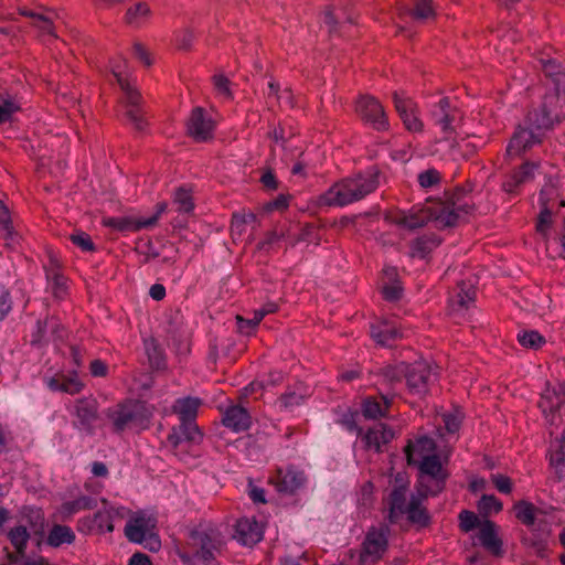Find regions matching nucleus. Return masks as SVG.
Segmentation results:
<instances>
[{"instance_id":"f257e3e1","label":"nucleus","mask_w":565,"mask_h":565,"mask_svg":"<svg viewBox=\"0 0 565 565\" xmlns=\"http://www.w3.org/2000/svg\"><path fill=\"white\" fill-rule=\"evenodd\" d=\"M472 202L468 193L463 189H457L443 201L435 202L420 210L403 213L397 222L411 230L424 226L429 222L436 228L454 227L463 215L470 212Z\"/></svg>"},{"instance_id":"f03ea898","label":"nucleus","mask_w":565,"mask_h":565,"mask_svg":"<svg viewBox=\"0 0 565 565\" xmlns=\"http://www.w3.org/2000/svg\"><path fill=\"white\" fill-rule=\"evenodd\" d=\"M563 111L556 108H545L543 105L527 115L525 126L520 127L507 147V157L514 158L526 149L541 142L544 132L558 124L563 118Z\"/></svg>"},{"instance_id":"7ed1b4c3","label":"nucleus","mask_w":565,"mask_h":565,"mask_svg":"<svg viewBox=\"0 0 565 565\" xmlns=\"http://www.w3.org/2000/svg\"><path fill=\"white\" fill-rule=\"evenodd\" d=\"M110 72L124 93L125 116L139 132L147 128V120L140 107V95L134 86L126 61L118 56L110 61Z\"/></svg>"},{"instance_id":"20e7f679","label":"nucleus","mask_w":565,"mask_h":565,"mask_svg":"<svg viewBox=\"0 0 565 565\" xmlns=\"http://www.w3.org/2000/svg\"><path fill=\"white\" fill-rule=\"evenodd\" d=\"M377 185V179H340L317 199V205L344 206L363 199Z\"/></svg>"},{"instance_id":"39448f33","label":"nucleus","mask_w":565,"mask_h":565,"mask_svg":"<svg viewBox=\"0 0 565 565\" xmlns=\"http://www.w3.org/2000/svg\"><path fill=\"white\" fill-rule=\"evenodd\" d=\"M406 487L399 486L395 488L390 495V513L391 523H396L399 516L407 515L412 523L425 526L429 523V515L423 508L424 500L428 497L419 487L416 492L412 493L407 499Z\"/></svg>"},{"instance_id":"423d86ee","label":"nucleus","mask_w":565,"mask_h":565,"mask_svg":"<svg viewBox=\"0 0 565 565\" xmlns=\"http://www.w3.org/2000/svg\"><path fill=\"white\" fill-rule=\"evenodd\" d=\"M108 418L116 431L145 429L152 417L151 409L140 401H126L108 409Z\"/></svg>"},{"instance_id":"0eeeda50","label":"nucleus","mask_w":565,"mask_h":565,"mask_svg":"<svg viewBox=\"0 0 565 565\" xmlns=\"http://www.w3.org/2000/svg\"><path fill=\"white\" fill-rule=\"evenodd\" d=\"M156 519L142 511L134 513L126 523L125 535L129 542L142 544L147 550L157 552L161 541L154 533Z\"/></svg>"},{"instance_id":"6e6552de","label":"nucleus","mask_w":565,"mask_h":565,"mask_svg":"<svg viewBox=\"0 0 565 565\" xmlns=\"http://www.w3.org/2000/svg\"><path fill=\"white\" fill-rule=\"evenodd\" d=\"M190 544L196 550L195 557L209 565L222 545L221 532L210 525L201 524L190 533Z\"/></svg>"},{"instance_id":"1a4fd4ad","label":"nucleus","mask_w":565,"mask_h":565,"mask_svg":"<svg viewBox=\"0 0 565 565\" xmlns=\"http://www.w3.org/2000/svg\"><path fill=\"white\" fill-rule=\"evenodd\" d=\"M413 466L419 470L418 487L428 495H437L443 491L447 473L438 455L424 458Z\"/></svg>"},{"instance_id":"9d476101","label":"nucleus","mask_w":565,"mask_h":565,"mask_svg":"<svg viewBox=\"0 0 565 565\" xmlns=\"http://www.w3.org/2000/svg\"><path fill=\"white\" fill-rule=\"evenodd\" d=\"M102 502L103 508L99 509L93 516H85L78 521V530L81 532H96L98 534L110 533L114 531L115 520L126 516V508L110 505L104 499Z\"/></svg>"},{"instance_id":"9b49d317","label":"nucleus","mask_w":565,"mask_h":565,"mask_svg":"<svg viewBox=\"0 0 565 565\" xmlns=\"http://www.w3.org/2000/svg\"><path fill=\"white\" fill-rule=\"evenodd\" d=\"M390 529L386 525L371 526L363 539L360 550V563H377L388 550Z\"/></svg>"},{"instance_id":"f8f14e48","label":"nucleus","mask_w":565,"mask_h":565,"mask_svg":"<svg viewBox=\"0 0 565 565\" xmlns=\"http://www.w3.org/2000/svg\"><path fill=\"white\" fill-rule=\"evenodd\" d=\"M540 63L545 75L551 77L554 84L553 92L547 93L541 104L543 110L545 111L546 107L562 110V106L565 104V73L555 58L542 57Z\"/></svg>"},{"instance_id":"ddd939ff","label":"nucleus","mask_w":565,"mask_h":565,"mask_svg":"<svg viewBox=\"0 0 565 565\" xmlns=\"http://www.w3.org/2000/svg\"><path fill=\"white\" fill-rule=\"evenodd\" d=\"M8 539L15 548L17 554L7 553L8 563L3 565H45L46 562L39 557L30 559L25 556V548L30 540V533L24 525H17L8 532Z\"/></svg>"},{"instance_id":"4468645a","label":"nucleus","mask_w":565,"mask_h":565,"mask_svg":"<svg viewBox=\"0 0 565 565\" xmlns=\"http://www.w3.org/2000/svg\"><path fill=\"white\" fill-rule=\"evenodd\" d=\"M436 379L437 374L428 362L420 360L407 364L406 383L413 393L425 394Z\"/></svg>"},{"instance_id":"2eb2a0df","label":"nucleus","mask_w":565,"mask_h":565,"mask_svg":"<svg viewBox=\"0 0 565 565\" xmlns=\"http://www.w3.org/2000/svg\"><path fill=\"white\" fill-rule=\"evenodd\" d=\"M215 120L202 108H194L186 121V131L198 142H206L213 138Z\"/></svg>"},{"instance_id":"dca6fc26","label":"nucleus","mask_w":565,"mask_h":565,"mask_svg":"<svg viewBox=\"0 0 565 565\" xmlns=\"http://www.w3.org/2000/svg\"><path fill=\"white\" fill-rule=\"evenodd\" d=\"M359 116L376 130H386L388 121L381 103L372 96H362L355 106Z\"/></svg>"},{"instance_id":"f3484780","label":"nucleus","mask_w":565,"mask_h":565,"mask_svg":"<svg viewBox=\"0 0 565 565\" xmlns=\"http://www.w3.org/2000/svg\"><path fill=\"white\" fill-rule=\"evenodd\" d=\"M64 329L57 319L51 317L45 320H38L31 334V344L42 348L50 342L62 339Z\"/></svg>"},{"instance_id":"a211bd4d","label":"nucleus","mask_w":565,"mask_h":565,"mask_svg":"<svg viewBox=\"0 0 565 565\" xmlns=\"http://www.w3.org/2000/svg\"><path fill=\"white\" fill-rule=\"evenodd\" d=\"M394 104L405 128L412 132H418L423 129V122L418 117L416 104L407 96L394 93Z\"/></svg>"},{"instance_id":"6ab92c4d","label":"nucleus","mask_w":565,"mask_h":565,"mask_svg":"<svg viewBox=\"0 0 565 565\" xmlns=\"http://www.w3.org/2000/svg\"><path fill=\"white\" fill-rule=\"evenodd\" d=\"M73 415L76 417L74 426L81 431L92 434L97 418V402L93 398L77 399L74 404Z\"/></svg>"},{"instance_id":"aec40b11","label":"nucleus","mask_w":565,"mask_h":565,"mask_svg":"<svg viewBox=\"0 0 565 565\" xmlns=\"http://www.w3.org/2000/svg\"><path fill=\"white\" fill-rule=\"evenodd\" d=\"M264 531L254 518H242L236 522L234 539L242 545L252 546L262 541Z\"/></svg>"},{"instance_id":"412c9836","label":"nucleus","mask_w":565,"mask_h":565,"mask_svg":"<svg viewBox=\"0 0 565 565\" xmlns=\"http://www.w3.org/2000/svg\"><path fill=\"white\" fill-rule=\"evenodd\" d=\"M371 337L377 344L391 345L403 332L395 320L383 319L371 324Z\"/></svg>"},{"instance_id":"4be33fe9","label":"nucleus","mask_w":565,"mask_h":565,"mask_svg":"<svg viewBox=\"0 0 565 565\" xmlns=\"http://www.w3.org/2000/svg\"><path fill=\"white\" fill-rule=\"evenodd\" d=\"M565 404V383H558L553 388H546L541 396L540 407L546 417L554 420L555 414Z\"/></svg>"},{"instance_id":"5701e85b","label":"nucleus","mask_w":565,"mask_h":565,"mask_svg":"<svg viewBox=\"0 0 565 565\" xmlns=\"http://www.w3.org/2000/svg\"><path fill=\"white\" fill-rule=\"evenodd\" d=\"M222 423L232 431L242 433L250 427L252 417L246 408L239 405H232L223 413Z\"/></svg>"},{"instance_id":"b1692460","label":"nucleus","mask_w":565,"mask_h":565,"mask_svg":"<svg viewBox=\"0 0 565 565\" xmlns=\"http://www.w3.org/2000/svg\"><path fill=\"white\" fill-rule=\"evenodd\" d=\"M436 455V443L431 437L422 436L406 447V456L409 465H414L426 457Z\"/></svg>"},{"instance_id":"393cba45","label":"nucleus","mask_w":565,"mask_h":565,"mask_svg":"<svg viewBox=\"0 0 565 565\" xmlns=\"http://www.w3.org/2000/svg\"><path fill=\"white\" fill-rule=\"evenodd\" d=\"M476 291L472 286L466 282L458 284L457 292L449 299L450 312L463 316L465 312L475 302Z\"/></svg>"},{"instance_id":"a878e982","label":"nucleus","mask_w":565,"mask_h":565,"mask_svg":"<svg viewBox=\"0 0 565 565\" xmlns=\"http://www.w3.org/2000/svg\"><path fill=\"white\" fill-rule=\"evenodd\" d=\"M275 482L279 492L294 493L305 483V476L301 471L289 467L277 471Z\"/></svg>"},{"instance_id":"bb28decb","label":"nucleus","mask_w":565,"mask_h":565,"mask_svg":"<svg viewBox=\"0 0 565 565\" xmlns=\"http://www.w3.org/2000/svg\"><path fill=\"white\" fill-rule=\"evenodd\" d=\"M558 172L556 168L546 162L541 161L540 159H530L524 161L519 167V171L514 177H557Z\"/></svg>"},{"instance_id":"cd10ccee","label":"nucleus","mask_w":565,"mask_h":565,"mask_svg":"<svg viewBox=\"0 0 565 565\" xmlns=\"http://www.w3.org/2000/svg\"><path fill=\"white\" fill-rule=\"evenodd\" d=\"M201 405L202 399L199 397H180L175 399L172 406V412L178 415L180 422L195 420Z\"/></svg>"},{"instance_id":"c85d7f7f","label":"nucleus","mask_w":565,"mask_h":565,"mask_svg":"<svg viewBox=\"0 0 565 565\" xmlns=\"http://www.w3.org/2000/svg\"><path fill=\"white\" fill-rule=\"evenodd\" d=\"M46 383L51 391L63 392L71 395L79 393L84 387L76 372L71 375L62 376L61 379L51 377Z\"/></svg>"},{"instance_id":"c756f323","label":"nucleus","mask_w":565,"mask_h":565,"mask_svg":"<svg viewBox=\"0 0 565 565\" xmlns=\"http://www.w3.org/2000/svg\"><path fill=\"white\" fill-rule=\"evenodd\" d=\"M478 540L480 544L494 555L502 552V542L498 537L495 525L491 521H486L479 530Z\"/></svg>"},{"instance_id":"7c9ffc66","label":"nucleus","mask_w":565,"mask_h":565,"mask_svg":"<svg viewBox=\"0 0 565 565\" xmlns=\"http://www.w3.org/2000/svg\"><path fill=\"white\" fill-rule=\"evenodd\" d=\"M19 13L32 20V24L39 29L41 34L54 36V28H53V13H43L42 11L29 9V8H20Z\"/></svg>"},{"instance_id":"2f4dec72","label":"nucleus","mask_w":565,"mask_h":565,"mask_svg":"<svg viewBox=\"0 0 565 565\" xmlns=\"http://www.w3.org/2000/svg\"><path fill=\"white\" fill-rule=\"evenodd\" d=\"M394 434L391 428L382 423L374 424L370 427L364 436L367 448H374L380 451L381 446L387 444Z\"/></svg>"},{"instance_id":"473e14b6","label":"nucleus","mask_w":565,"mask_h":565,"mask_svg":"<svg viewBox=\"0 0 565 565\" xmlns=\"http://www.w3.org/2000/svg\"><path fill=\"white\" fill-rule=\"evenodd\" d=\"M76 536L72 527L63 524H54L47 532L45 544L58 548L74 543Z\"/></svg>"},{"instance_id":"72a5a7b5","label":"nucleus","mask_w":565,"mask_h":565,"mask_svg":"<svg viewBox=\"0 0 565 565\" xmlns=\"http://www.w3.org/2000/svg\"><path fill=\"white\" fill-rule=\"evenodd\" d=\"M550 466L553 469L557 481L565 479V439L556 440L550 450Z\"/></svg>"},{"instance_id":"f704fd0d","label":"nucleus","mask_w":565,"mask_h":565,"mask_svg":"<svg viewBox=\"0 0 565 565\" xmlns=\"http://www.w3.org/2000/svg\"><path fill=\"white\" fill-rule=\"evenodd\" d=\"M555 191V185L552 183H547L540 193V202L542 204V210L539 216L537 222V231L540 233H545L552 222V210L547 206V202L551 200Z\"/></svg>"},{"instance_id":"c9c22d12","label":"nucleus","mask_w":565,"mask_h":565,"mask_svg":"<svg viewBox=\"0 0 565 565\" xmlns=\"http://www.w3.org/2000/svg\"><path fill=\"white\" fill-rule=\"evenodd\" d=\"M98 507L97 499L90 495H82L75 500L65 501L60 508L63 518H70L84 510H93Z\"/></svg>"},{"instance_id":"e433bc0d","label":"nucleus","mask_w":565,"mask_h":565,"mask_svg":"<svg viewBox=\"0 0 565 565\" xmlns=\"http://www.w3.org/2000/svg\"><path fill=\"white\" fill-rule=\"evenodd\" d=\"M440 238L435 234L423 235L413 241L411 245L412 256L425 258L440 244Z\"/></svg>"},{"instance_id":"4c0bfd02","label":"nucleus","mask_w":565,"mask_h":565,"mask_svg":"<svg viewBox=\"0 0 565 565\" xmlns=\"http://www.w3.org/2000/svg\"><path fill=\"white\" fill-rule=\"evenodd\" d=\"M172 203L179 213H191L194 210L192 188L188 185L179 186L172 194Z\"/></svg>"},{"instance_id":"58836bf2","label":"nucleus","mask_w":565,"mask_h":565,"mask_svg":"<svg viewBox=\"0 0 565 565\" xmlns=\"http://www.w3.org/2000/svg\"><path fill=\"white\" fill-rule=\"evenodd\" d=\"M383 403L377 402L374 398H365L362 404V413L365 418L375 419L386 415V409L390 405V398L387 395H382Z\"/></svg>"},{"instance_id":"ea45409f","label":"nucleus","mask_w":565,"mask_h":565,"mask_svg":"<svg viewBox=\"0 0 565 565\" xmlns=\"http://www.w3.org/2000/svg\"><path fill=\"white\" fill-rule=\"evenodd\" d=\"M449 102L447 98H440L437 107L433 110V118L437 125L441 127L445 132L450 131L451 121L454 116L449 114Z\"/></svg>"},{"instance_id":"a19ab883","label":"nucleus","mask_w":565,"mask_h":565,"mask_svg":"<svg viewBox=\"0 0 565 565\" xmlns=\"http://www.w3.org/2000/svg\"><path fill=\"white\" fill-rule=\"evenodd\" d=\"M19 108L20 103L13 95L7 92L0 93V124L10 120Z\"/></svg>"},{"instance_id":"79ce46f5","label":"nucleus","mask_w":565,"mask_h":565,"mask_svg":"<svg viewBox=\"0 0 565 565\" xmlns=\"http://www.w3.org/2000/svg\"><path fill=\"white\" fill-rule=\"evenodd\" d=\"M516 338L523 348L532 350L542 348L546 342L545 338L536 330H521L519 331Z\"/></svg>"},{"instance_id":"37998d69","label":"nucleus","mask_w":565,"mask_h":565,"mask_svg":"<svg viewBox=\"0 0 565 565\" xmlns=\"http://www.w3.org/2000/svg\"><path fill=\"white\" fill-rule=\"evenodd\" d=\"M145 348L151 367L154 370H163L166 367V355L156 341L147 340Z\"/></svg>"},{"instance_id":"c03bdc74","label":"nucleus","mask_w":565,"mask_h":565,"mask_svg":"<svg viewBox=\"0 0 565 565\" xmlns=\"http://www.w3.org/2000/svg\"><path fill=\"white\" fill-rule=\"evenodd\" d=\"M150 17V9L146 3L139 2L130 7L126 13V21L132 26H140Z\"/></svg>"},{"instance_id":"a18cd8bd","label":"nucleus","mask_w":565,"mask_h":565,"mask_svg":"<svg viewBox=\"0 0 565 565\" xmlns=\"http://www.w3.org/2000/svg\"><path fill=\"white\" fill-rule=\"evenodd\" d=\"M515 516L524 525L532 526L536 519V508L531 502L521 500L514 504Z\"/></svg>"},{"instance_id":"49530a36","label":"nucleus","mask_w":565,"mask_h":565,"mask_svg":"<svg viewBox=\"0 0 565 565\" xmlns=\"http://www.w3.org/2000/svg\"><path fill=\"white\" fill-rule=\"evenodd\" d=\"M383 379L384 381L394 387L396 384H401L403 379L406 380L407 375V364L399 363L395 365H387L383 369Z\"/></svg>"},{"instance_id":"de8ad7c7","label":"nucleus","mask_w":565,"mask_h":565,"mask_svg":"<svg viewBox=\"0 0 565 565\" xmlns=\"http://www.w3.org/2000/svg\"><path fill=\"white\" fill-rule=\"evenodd\" d=\"M305 394L297 390H289L284 393L277 401V406L281 411H292L295 407L302 404Z\"/></svg>"},{"instance_id":"09e8293b","label":"nucleus","mask_w":565,"mask_h":565,"mask_svg":"<svg viewBox=\"0 0 565 565\" xmlns=\"http://www.w3.org/2000/svg\"><path fill=\"white\" fill-rule=\"evenodd\" d=\"M213 84L216 95L225 100L232 98L231 83L227 77L222 74H217L213 77Z\"/></svg>"},{"instance_id":"8fccbe9b","label":"nucleus","mask_w":565,"mask_h":565,"mask_svg":"<svg viewBox=\"0 0 565 565\" xmlns=\"http://www.w3.org/2000/svg\"><path fill=\"white\" fill-rule=\"evenodd\" d=\"M179 427L185 441L199 443L201 440L202 433L200 431L199 426L194 423V420L180 422Z\"/></svg>"},{"instance_id":"3c124183","label":"nucleus","mask_w":565,"mask_h":565,"mask_svg":"<svg viewBox=\"0 0 565 565\" xmlns=\"http://www.w3.org/2000/svg\"><path fill=\"white\" fill-rule=\"evenodd\" d=\"M414 1V10L411 11V14L418 20H424L434 15V9L431 6V0H413Z\"/></svg>"},{"instance_id":"603ef678","label":"nucleus","mask_w":565,"mask_h":565,"mask_svg":"<svg viewBox=\"0 0 565 565\" xmlns=\"http://www.w3.org/2000/svg\"><path fill=\"white\" fill-rule=\"evenodd\" d=\"M71 242L81 248L83 252H94L95 244L93 243L90 236L83 232L76 231L70 236Z\"/></svg>"},{"instance_id":"864d4df0","label":"nucleus","mask_w":565,"mask_h":565,"mask_svg":"<svg viewBox=\"0 0 565 565\" xmlns=\"http://www.w3.org/2000/svg\"><path fill=\"white\" fill-rule=\"evenodd\" d=\"M12 297L8 288L0 284V321L4 320L12 310Z\"/></svg>"},{"instance_id":"5fc2aeb1","label":"nucleus","mask_w":565,"mask_h":565,"mask_svg":"<svg viewBox=\"0 0 565 565\" xmlns=\"http://www.w3.org/2000/svg\"><path fill=\"white\" fill-rule=\"evenodd\" d=\"M29 146L31 156L36 158L42 167H46L51 160L52 152V150L47 148V142L44 145V147H42L40 142H38L36 147L32 142H30Z\"/></svg>"},{"instance_id":"6e6d98bb","label":"nucleus","mask_w":565,"mask_h":565,"mask_svg":"<svg viewBox=\"0 0 565 565\" xmlns=\"http://www.w3.org/2000/svg\"><path fill=\"white\" fill-rule=\"evenodd\" d=\"M491 481L495 489L503 494H509L512 491V481L509 477L501 473H492Z\"/></svg>"},{"instance_id":"4d7b16f0","label":"nucleus","mask_w":565,"mask_h":565,"mask_svg":"<svg viewBox=\"0 0 565 565\" xmlns=\"http://www.w3.org/2000/svg\"><path fill=\"white\" fill-rule=\"evenodd\" d=\"M460 527L465 532L472 531L478 525V516L468 510H463L459 514Z\"/></svg>"},{"instance_id":"13d9d810","label":"nucleus","mask_w":565,"mask_h":565,"mask_svg":"<svg viewBox=\"0 0 565 565\" xmlns=\"http://www.w3.org/2000/svg\"><path fill=\"white\" fill-rule=\"evenodd\" d=\"M290 195L279 194L276 199L265 203L264 210L266 212L284 211L289 205Z\"/></svg>"},{"instance_id":"bf43d9fd","label":"nucleus","mask_w":565,"mask_h":565,"mask_svg":"<svg viewBox=\"0 0 565 565\" xmlns=\"http://www.w3.org/2000/svg\"><path fill=\"white\" fill-rule=\"evenodd\" d=\"M479 507L484 512H499L502 510V503L494 495H482Z\"/></svg>"},{"instance_id":"052dcab7","label":"nucleus","mask_w":565,"mask_h":565,"mask_svg":"<svg viewBox=\"0 0 565 565\" xmlns=\"http://www.w3.org/2000/svg\"><path fill=\"white\" fill-rule=\"evenodd\" d=\"M445 428L448 433L455 434L459 430L461 425V417L457 413H447L443 416Z\"/></svg>"},{"instance_id":"680f3d73","label":"nucleus","mask_w":565,"mask_h":565,"mask_svg":"<svg viewBox=\"0 0 565 565\" xmlns=\"http://www.w3.org/2000/svg\"><path fill=\"white\" fill-rule=\"evenodd\" d=\"M268 88H269V93H268L269 96H275L279 103H284V104H287L290 106L292 105L291 93L289 90H284L281 94H278L279 88H278V85L274 81H270L268 83Z\"/></svg>"},{"instance_id":"e2e57ef3","label":"nucleus","mask_w":565,"mask_h":565,"mask_svg":"<svg viewBox=\"0 0 565 565\" xmlns=\"http://www.w3.org/2000/svg\"><path fill=\"white\" fill-rule=\"evenodd\" d=\"M383 296L386 300L388 301H396L401 298L402 296V288L401 286L396 282V281H393L388 285H385L383 287Z\"/></svg>"},{"instance_id":"0e129e2a","label":"nucleus","mask_w":565,"mask_h":565,"mask_svg":"<svg viewBox=\"0 0 565 565\" xmlns=\"http://www.w3.org/2000/svg\"><path fill=\"white\" fill-rule=\"evenodd\" d=\"M299 241L313 243L316 245L319 244V233L318 230L313 225H306L302 227L301 233L299 235Z\"/></svg>"},{"instance_id":"69168bd1","label":"nucleus","mask_w":565,"mask_h":565,"mask_svg":"<svg viewBox=\"0 0 565 565\" xmlns=\"http://www.w3.org/2000/svg\"><path fill=\"white\" fill-rule=\"evenodd\" d=\"M102 223L104 226H107V227H110L113 230L120 231V232L126 231L129 227L128 220H126L124 217H104Z\"/></svg>"},{"instance_id":"338daca9","label":"nucleus","mask_w":565,"mask_h":565,"mask_svg":"<svg viewBox=\"0 0 565 565\" xmlns=\"http://www.w3.org/2000/svg\"><path fill=\"white\" fill-rule=\"evenodd\" d=\"M134 54L135 57L139 60L141 63H143L146 66L151 65L152 60L150 57V54L142 44L136 43L134 45Z\"/></svg>"},{"instance_id":"774afa93","label":"nucleus","mask_w":565,"mask_h":565,"mask_svg":"<svg viewBox=\"0 0 565 565\" xmlns=\"http://www.w3.org/2000/svg\"><path fill=\"white\" fill-rule=\"evenodd\" d=\"M248 495L254 503H265V490L260 487L254 486L250 481L248 483Z\"/></svg>"}]
</instances>
